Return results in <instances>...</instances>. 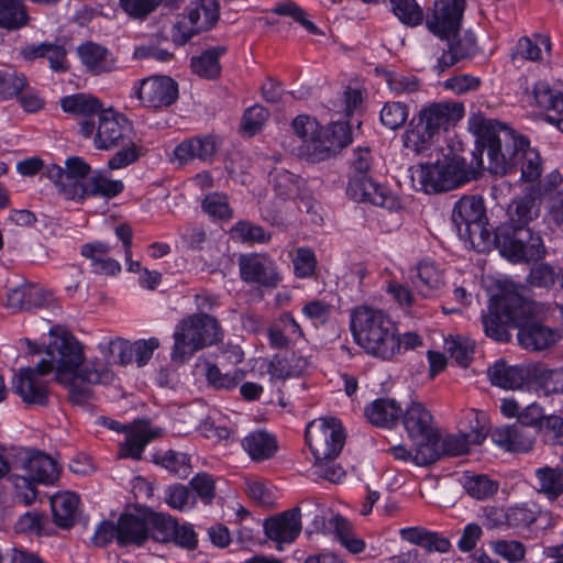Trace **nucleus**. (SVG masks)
<instances>
[{"instance_id":"obj_46","label":"nucleus","mask_w":563,"mask_h":563,"mask_svg":"<svg viewBox=\"0 0 563 563\" xmlns=\"http://www.w3.org/2000/svg\"><path fill=\"white\" fill-rule=\"evenodd\" d=\"M550 40L545 36H522L515 46L512 58L520 57L526 60L539 62L542 59L543 49L550 51Z\"/></svg>"},{"instance_id":"obj_13","label":"nucleus","mask_w":563,"mask_h":563,"mask_svg":"<svg viewBox=\"0 0 563 563\" xmlns=\"http://www.w3.org/2000/svg\"><path fill=\"white\" fill-rule=\"evenodd\" d=\"M401 422L413 443L438 449L440 433L431 411L419 401H411L401 412Z\"/></svg>"},{"instance_id":"obj_33","label":"nucleus","mask_w":563,"mask_h":563,"mask_svg":"<svg viewBox=\"0 0 563 563\" xmlns=\"http://www.w3.org/2000/svg\"><path fill=\"white\" fill-rule=\"evenodd\" d=\"M540 212L537 192L533 187L525 194L523 197L514 200L508 206L509 222L505 225H527L530 221L538 218Z\"/></svg>"},{"instance_id":"obj_3","label":"nucleus","mask_w":563,"mask_h":563,"mask_svg":"<svg viewBox=\"0 0 563 563\" xmlns=\"http://www.w3.org/2000/svg\"><path fill=\"white\" fill-rule=\"evenodd\" d=\"M49 333L52 341L40 362L48 364L49 373L55 372L56 382L69 388V396L75 402L89 397V389L81 383L106 384L111 380V372L100 362H90L79 371L85 357L82 346L74 335L67 331L58 333L55 329Z\"/></svg>"},{"instance_id":"obj_37","label":"nucleus","mask_w":563,"mask_h":563,"mask_svg":"<svg viewBox=\"0 0 563 563\" xmlns=\"http://www.w3.org/2000/svg\"><path fill=\"white\" fill-rule=\"evenodd\" d=\"M328 528L350 553L360 554L365 550V541L355 533L352 523L343 516L335 515L331 517L328 521Z\"/></svg>"},{"instance_id":"obj_19","label":"nucleus","mask_w":563,"mask_h":563,"mask_svg":"<svg viewBox=\"0 0 563 563\" xmlns=\"http://www.w3.org/2000/svg\"><path fill=\"white\" fill-rule=\"evenodd\" d=\"M346 192L350 198L358 202H369L388 210L400 208L398 198L373 180L371 175H351Z\"/></svg>"},{"instance_id":"obj_28","label":"nucleus","mask_w":563,"mask_h":563,"mask_svg":"<svg viewBox=\"0 0 563 563\" xmlns=\"http://www.w3.org/2000/svg\"><path fill=\"white\" fill-rule=\"evenodd\" d=\"M492 440L509 452H528L534 444V438L523 427L516 423L496 428L492 432Z\"/></svg>"},{"instance_id":"obj_35","label":"nucleus","mask_w":563,"mask_h":563,"mask_svg":"<svg viewBox=\"0 0 563 563\" xmlns=\"http://www.w3.org/2000/svg\"><path fill=\"white\" fill-rule=\"evenodd\" d=\"M438 137L437 134L416 118L404 132L402 143L407 150L420 155L430 151Z\"/></svg>"},{"instance_id":"obj_50","label":"nucleus","mask_w":563,"mask_h":563,"mask_svg":"<svg viewBox=\"0 0 563 563\" xmlns=\"http://www.w3.org/2000/svg\"><path fill=\"white\" fill-rule=\"evenodd\" d=\"M269 181L282 197L294 198L299 192L300 178L284 168H274L269 173Z\"/></svg>"},{"instance_id":"obj_30","label":"nucleus","mask_w":563,"mask_h":563,"mask_svg":"<svg viewBox=\"0 0 563 563\" xmlns=\"http://www.w3.org/2000/svg\"><path fill=\"white\" fill-rule=\"evenodd\" d=\"M110 247L102 242L87 243L81 246V255L90 260L91 269L96 274L115 275L121 272L118 261L109 256Z\"/></svg>"},{"instance_id":"obj_32","label":"nucleus","mask_w":563,"mask_h":563,"mask_svg":"<svg viewBox=\"0 0 563 563\" xmlns=\"http://www.w3.org/2000/svg\"><path fill=\"white\" fill-rule=\"evenodd\" d=\"M79 497L71 492H64L51 497V507L56 526L68 529L76 520Z\"/></svg>"},{"instance_id":"obj_4","label":"nucleus","mask_w":563,"mask_h":563,"mask_svg":"<svg viewBox=\"0 0 563 563\" xmlns=\"http://www.w3.org/2000/svg\"><path fill=\"white\" fill-rule=\"evenodd\" d=\"M350 318L352 335L367 354L390 360L400 353L397 325L385 311L363 305L354 308Z\"/></svg>"},{"instance_id":"obj_45","label":"nucleus","mask_w":563,"mask_h":563,"mask_svg":"<svg viewBox=\"0 0 563 563\" xmlns=\"http://www.w3.org/2000/svg\"><path fill=\"white\" fill-rule=\"evenodd\" d=\"M146 523L148 538L162 543L172 541L176 525L172 516L146 509Z\"/></svg>"},{"instance_id":"obj_48","label":"nucleus","mask_w":563,"mask_h":563,"mask_svg":"<svg viewBox=\"0 0 563 563\" xmlns=\"http://www.w3.org/2000/svg\"><path fill=\"white\" fill-rule=\"evenodd\" d=\"M479 230L475 231L470 227H465L461 230L459 235L465 242H468L471 247L478 252H485L489 250L492 244H496L495 234L496 230L487 223L486 219L478 223Z\"/></svg>"},{"instance_id":"obj_51","label":"nucleus","mask_w":563,"mask_h":563,"mask_svg":"<svg viewBox=\"0 0 563 563\" xmlns=\"http://www.w3.org/2000/svg\"><path fill=\"white\" fill-rule=\"evenodd\" d=\"M27 88L24 74L13 69H0V96L4 99L18 97Z\"/></svg>"},{"instance_id":"obj_20","label":"nucleus","mask_w":563,"mask_h":563,"mask_svg":"<svg viewBox=\"0 0 563 563\" xmlns=\"http://www.w3.org/2000/svg\"><path fill=\"white\" fill-rule=\"evenodd\" d=\"M136 97L146 107L162 108L174 103L178 98V85L168 76H151L134 87Z\"/></svg>"},{"instance_id":"obj_41","label":"nucleus","mask_w":563,"mask_h":563,"mask_svg":"<svg viewBox=\"0 0 563 563\" xmlns=\"http://www.w3.org/2000/svg\"><path fill=\"white\" fill-rule=\"evenodd\" d=\"M415 450H409L405 445H394L389 449L395 460L411 462L418 466H427L440 459L438 449H430L421 443H413Z\"/></svg>"},{"instance_id":"obj_39","label":"nucleus","mask_w":563,"mask_h":563,"mask_svg":"<svg viewBox=\"0 0 563 563\" xmlns=\"http://www.w3.org/2000/svg\"><path fill=\"white\" fill-rule=\"evenodd\" d=\"M60 106L65 112L84 117L85 120H90L89 118L96 114L99 117V113L104 111L98 98L86 93L64 97L60 100Z\"/></svg>"},{"instance_id":"obj_44","label":"nucleus","mask_w":563,"mask_h":563,"mask_svg":"<svg viewBox=\"0 0 563 563\" xmlns=\"http://www.w3.org/2000/svg\"><path fill=\"white\" fill-rule=\"evenodd\" d=\"M537 490L549 499L563 494V471L559 467H540L536 470Z\"/></svg>"},{"instance_id":"obj_36","label":"nucleus","mask_w":563,"mask_h":563,"mask_svg":"<svg viewBox=\"0 0 563 563\" xmlns=\"http://www.w3.org/2000/svg\"><path fill=\"white\" fill-rule=\"evenodd\" d=\"M402 410L395 399L378 398L365 408V415L372 424L391 428L400 418Z\"/></svg>"},{"instance_id":"obj_57","label":"nucleus","mask_w":563,"mask_h":563,"mask_svg":"<svg viewBox=\"0 0 563 563\" xmlns=\"http://www.w3.org/2000/svg\"><path fill=\"white\" fill-rule=\"evenodd\" d=\"M165 501L170 508L184 511L195 507L196 497L185 485L175 484L165 489Z\"/></svg>"},{"instance_id":"obj_14","label":"nucleus","mask_w":563,"mask_h":563,"mask_svg":"<svg viewBox=\"0 0 563 563\" xmlns=\"http://www.w3.org/2000/svg\"><path fill=\"white\" fill-rule=\"evenodd\" d=\"M219 19L217 0H200L174 25V42L184 45L194 35L211 29Z\"/></svg>"},{"instance_id":"obj_40","label":"nucleus","mask_w":563,"mask_h":563,"mask_svg":"<svg viewBox=\"0 0 563 563\" xmlns=\"http://www.w3.org/2000/svg\"><path fill=\"white\" fill-rule=\"evenodd\" d=\"M490 383L504 389H518L523 385V371L517 366H509L505 362H496L487 371Z\"/></svg>"},{"instance_id":"obj_24","label":"nucleus","mask_w":563,"mask_h":563,"mask_svg":"<svg viewBox=\"0 0 563 563\" xmlns=\"http://www.w3.org/2000/svg\"><path fill=\"white\" fill-rule=\"evenodd\" d=\"M485 219V206L481 197L464 196L455 202L452 211V221L459 235L465 227L478 231V223Z\"/></svg>"},{"instance_id":"obj_56","label":"nucleus","mask_w":563,"mask_h":563,"mask_svg":"<svg viewBox=\"0 0 563 563\" xmlns=\"http://www.w3.org/2000/svg\"><path fill=\"white\" fill-rule=\"evenodd\" d=\"M409 115L406 103L399 101L386 102L380 110V122L390 130H397L405 124Z\"/></svg>"},{"instance_id":"obj_12","label":"nucleus","mask_w":563,"mask_h":563,"mask_svg":"<svg viewBox=\"0 0 563 563\" xmlns=\"http://www.w3.org/2000/svg\"><path fill=\"white\" fill-rule=\"evenodd\" d=\"M49 366L38 362L34 367L20 368L13 376L12 388L27 405L46 406L49 399V383L45 376Z\"/></svg>"},{"instance_id":"obj_55","label":"nucleus","mask_w":563,"mask_h":563,"mask_svg":"<svg viewBox=\"0 0 563 563\" xmlns=\"http://www.w3.org/2000/svg\"><path fill=\"white\" fill-rule=\"evenodd\" d=\"M157 463L180 478L187 477L191 471L190 457L183 452L167 451L157 460Z\"/></svg>"},{"instance_id":"obj_54","label":"nucleus","mask_w":563,"mask_h":563,"mask_svg":"<svg viewBox=\"0 0 563 563\" xmlns=\"http://www.w3.org/2000/svg\"><path fill=\"white\" fill-rule=\"evenodd\" d=\"M498 487V483L490 479L487 475H474L466 477L464 481L465 490L476 499L493 497L497 493Z\"/></svg>"},{"instance_id":"obj_64","label":"nucleus","mask_w":563,"mask_h":563,"mask_svg":"<svg viewBox=\"0 0 563 563\" xmlns=\"http://www.w3.org/2000/svg\"><path fill=\"white\" fill-rule=\"evenodd\" d=\"M386 81L391 91L397 95L412 93L419 90L420 82L413 75L388 73Z\"/></svg>"},{"instance_id":"obj_60","label":"nucleus","mask_w":563,"mask_h":563,"mask_svg":"<svg viewBox=\"0 0 563 563\" xmlns=\"http://www.w3.org/2000/svg\"><path fill=\"white\" fill-rule=\"evenodd\" d=\"M232 234L235 239L246 243H265L271 239V235L262 227L247 221L238 222L232 229Z\"/></svg>"},{"instance_id":"obj_52","label":"nucleus","mask_w":563,"mask_h":563,"mask_svg":"<svg viewBox=\"0 0 563 563\" xmlns=\"http://www.w3.org/2000/svg\"><path fill=\"white\" fill-rule=\"evenodd\" d=\"M444 350L460 366L466 367L473 360L474 343L464 336L446 339Z\"/></svg>"},{"instance_id":"obj_16","label":"nucleus","mask_w":563,"mask_h":563,"mask_svg":"<svg viewBox=\"0 0 563 563\" xmlns=\"http://www.w3.org/2000/svg\"><path fill=\"white\" fill-rule=\"evenodd\" d=\"M91 168L81 157L73 156L65 161V168L51 164L47 165L43 174L54 183L58 194L65 199L71 200L73 190L84 189L85 181L89 176Z\"/></svg>"},{"instance_id":"obj_42","label":"nucleus","mask_w":563,"mask_h":563,"mask_svg":"<svg viewBox=\"0 0 563 563\" xmlns=\"http://www.w3.org/2000/svg\"><path fill=\"white\" fill-rule=\"evenodd\" d=\"M412 283L419 294L423 297H431L432 292L443 285V275L434 263L423 261L417 266L416 278L412 279Z\"/></svg>"},{"instance_id":"obj_25","label":"nucleus","mask_w":563,"mask_h":563,"mask_svg":"<svg viewBox=\"0 0 563 563\" xmlns=\"http://www.w3.org/2000/svg\"><path fill=\"white\" fill-rule=\"evenodd\" d=\"M218 150V143L213 136H196L183 141L174 150L175 159L180 164L198 159L211 162Z\"/></svg>"},{"instance_id":"obj_63","label":"nucleus","mask_w":563,"mask_h":563,"mask_svg":"<svg viewBox=\"0 0 563 563\" xmlns=\"http://www.w3.org/2000/svg\"><path fill=\"white\" fill-rule=\"evenodd\" d=\"M202 209L212 218L230 219L232 217V209L229 206L227 196L213 192L202 201Z\"/></svg>"},{"instance_id":"obj_38","label":"nucleus","mask_w":563,"mask_h":563,"mask_svg":"<svg viewBox=\"0 0 563 563\" xmlns=\"http://www.w3.org/2000/svg\"><path fill=\"white\" fill-rule=\"evenodd\" d=\"M155 438V434L145 426L129 428L125 441L121 444L119 456L140 460L145 446Z\"/></svg>"},{"instance_id":"obj_11","label":"nucleus","mask_w":563,"mask_h":563,"mask_svg":"<svg viewBox=\"0 0 563 563\" xmlns=\"http://www.w3.org/2000/svg\"><path fill=\"white\" fill-rule=\"evenodd\" d=\"M352 141L350 126L345 122H335L322 128L306 144L298 146V156L310 163H319L335 156Z\"/></svg>"},{"instance_id":"obj_2","label":"nucleus","mask_w":563,"mask_h":563,"mask_svg":"<svg viewBox=\"0 0 563 563\" xmlns=\"http://www.w3.org/2000/svg\"><path fill=\"white\" fill-rule=\"evenodd\" d=\"M533 303L525 299L517 289H505L492 298L488 312L482 322L487 336L507 342L510 339L508 325L518 328L519 344L531 351H541L556 343L561 335L538 322H530Z\"/></svg>"},{"instance_id":"obj_22","label":"nucleus","mask_w":563,"mask_h":563,"mask_svg":"<svg viewBox=\"0 0 563 563\" xmlns=\"http://www.w3.org/2000/svg\"><path fill=\"white\" fill-rule=\"evenodd\" d=\"M124 190V184L119 179H111L102 172H95L85 181L84 189L77 187L70 197L73 201L81 202L88 197H102L112 199Z\"/></svg>"},{"instance_id":"obj_7","label":"nucleus","mask_w":563,"mask_h":563,"mask_svg":"<svg viewBox=\"0 0 563 563\" xmlns=\"http://www.w3.org/2000/svg\"><path fill=\"white\" fill-rule=\"evenodd\" d=\"M411 180L417 190L435 194L457 188L470 177L464 161L443 155L434 163H421L411 168Z\"/></svg>"},{"instance_id":"obj_49","label":"nucleus","mask_w":563,"mask_h":563,"mask_svg":"<svg viewBox=\"0 0 563 563\" xmlns=\"http://www.w3.org/2000/svg\"><path fill=\"white\" fill-rule=\"evenodd\" d=\"M19 533H30L36 536H49L51 523L48 517L40 511H26L19 517L14 525Z\"/></svg>"},{"instance_id":"obj_21","label":"nucleus","mask_w":563,"mask_h":563,"mask_svg":"<svg viewBox=\"0 0 563 563\" xmlns=\"http://www.w3.org/2000/svg\"><path fill=\"white\" fill-rule=\"evenodd\" d=\"M464 117V106L456 101L432 102L422 107L417 119L438 136Z\"/></svg>"},{"instance_id":"obj_26","label":"nucleus","mask_w":563,"mask_h":563,"mask_svg":"<svg viewBox=\"0 0 563 563\" xmlns=\"http://www.w3.org/2000/svg\"><path fill=\"white\" fill-rule=\"evenodd\" d=\"M148 539L146 509L122 514L119 518V544L141 545Z\"/></svg>"},{"instance_id":"obj_31","label":"nucleus","mask_w":563,"mask_h":563,"mask_svg":"<svg viewBox=\"0 0 563 563\" xmlns=\"http://www.w3.org/2000/svg\"><path fill=\"white\" fill-rule=\"evenodd\" d=\"M309 361L295 352H284L275 355L268 364V374L273 378L285 379L301 375L308 367Z\"/></svg>"},{"instance_id":"obj_6","label":"nucleus","mask_w":563,"mask_h":563,"mask_svg":"<svg viewBox=\"0 0 563 563\" xmlns=\"http://www.w3.org/2000/svg\"><path fill=\"white\" fill-rule=\"evenodd\" d=\"M172 360L184 363L197 351L217 344L223 333L220 323L208 313H194L184 318L174 331Z\"/></svg>"},{"instance_id":"obj_62","label":"nucleus","mask_w":563,"mask_h":563,"mask_svg":"<svg viewBox=\"0 0 563 563\" xmlns=\"http://www.w3.org/2000/svg\"><path fill=\"white\" fill-rule=\"evenodd\" d=\"M295 275L298 278L311 277L317 268V258L312 250L298 247L292 258Z\"/></svg>"},{"instance_id":"obj_47","label":"nucleus","mask_w":563,"mask_h":563,"mask_svg":"<svg viewBox=\"0 0 563 563\" xmlns=\"http://www.w3.org/2000/svg\"><path fill=\"white\" fill-rule=\"evenodd\" d=\"M225 53V47L219 46L203 52L198 57L191 58V69L203 78H216L220 75L221 66L219 57Z\"/></svg>"},{"instance_id":"obj_9","label":"nucleus","mask_w":563,"mask_h":563,"mask_svg":"<svg viewBox=\"0 0 563 563\" xmlns=\"http://www.w3.org/2000/svg\"><path fill=\"white\" fill-rule=\"evenodd\" d=\"M495 240L500 253L515 263L540 260L547 252L541 235L528 225L497 228Z\"/></svg>"},{"instance_id":"obj_59","label":"nucleus","mask_w":563,"mask_h":563,"mask_svg":"<svg viewBox=\"0 0 563 563\" xmlns=\"http://www.w3.org/2000/svg\"><path fill=\"white\" fill-rule=\"evenodd\" d=\"M466 419L468 430L463 432L472 444H482L487 437V418L483 411L471 410Z\"/></svg>"},{"instance_id":"obj_27","label":"nucleus","mask_w":563,"mask_h":563,"mask_svg":"<svg viewBox=\"0 0 563 563\" xmlns=\"http://www.w3.org/2000/svg\"><path fill=\"white\" fill-rule=\"evenodd\" d=\"M533 97L540 107L548 110L545 121L563 133V93L539 81L533 87Z\"/></svg>"},{"instance_id":"obj_15","label":"nucleus","mask_w":563,"mask_h":563,"mask_svg":"<svg viewBox=\"0 0 563 563\" xmlns=\"http://www.w3.org/2000/svg\"><path fill=\"white\" fill-rule=\"evenodd\" d=\"M464 10V0H435L426 15V25L433 34L450 38L457 34Z\"/></svg>"},{"instance_id":"obj_5","label":"nucleus","mask_w":563,"mask_h":563,"mask_svg":"<svg viewBox=\"0 0 563 563\" xmlns=\"http://www.w3.org/2000/svg\"><path fill=\"white\" fill-rule=\"evenodd\" d=\"M12 473L8 477L13 488V500L24 506L37 497V484H51L58 476L56 462L47 454L29 449H18L11 459Z\"/></svg>"},{"instance_id":"obj_10","label":"nucleus","mask_w":563,"mask_h":563,"mask_svg":"<svg viewBox=\"0 0 563 563\" xmlns=\"http://www.w3.org/2000/svg\"><path fill=\"white\" fill-rule=\"evenodd\" d=\"M305 435L316 461H334L345 443L342 423L333 417H321L310 421Z\"/></svg>"},{"instance_id":"obj_34","label":"nucleus","mask_w":563,"mask_h":563,"mask_svg":"<svg viewBox=\"0 0 563 563\" xmlns=\"http://www.w3.org/2000/svg\"><path fill=\"white\" fill-rule=\"evenodd\" d=\"M78 55L86 68L95 75L108 73L114 67L111 53L95 43L88 42L78 47Z\"/></svg>"},{"instance_id":"obj_43","label":"nucleus","mask_w":563,"mask_h":563,"mask_svg":"<svg viewBox=\"0 0 563 563\" xmlns=\"http://www.w3.org/2000/svg\"><path fill=\"white\" fill-rule=\"evenodd\" d=\"M25 5L20 0H0V27L15 31L29 23Z\"/></svg>"},{"instance_id":"obj_18","label":"nucleus","mask_w":563,"mask_h":563,"mask_svg":"<svg viewBox=\"0 0 563 563\" xmlns=\"http://www.w3.org/2000/svg\"><path fill=\"white\" fill-rule=\"evenodd\" d=\"M263 529L266 538L275 543L276 550L283 551L285 545L295 542L302 530L300 508L294 507L268 517L263 522Z\"/></svg>"},{"instance_id":"obj_1","label":"nucleus","mask_w":563,"mask_h":563,"mask_svg":"<svg viewBox=\"0 0 563 563\" xmlns=\"http://www.w3.org/2000/svg\"><path fill=\"white\" fill-rule=\"evenodd\" d=\"M468 130L477 136V143L486 150L488 169L494 174H507L520 165L521 179L533 183L542 173L541 157L530 147L529 140L497 120L473 114Z\"/></svg>"},{"instance_id":"obj_53","label":"nucleus","mask_w":563,"mask_h":563,"mask_svg":"<svg viewBox=\"0 0 563 563\" xmlns=\"http://www.w3.org/2000/svg\"><path fill=\"white\" fill-rule=\"evenodd\" d=\"M393 12L406 25L417 26L423 21V11L416 0H390Z\"/></svg>"},{"instance_id":"obj_8","label":"nucleus","mask_w":563,"mask_h":563,"mask_svg":"<svg viewBox=\"0 0 563 563\" xmlns=\"http://www.w3.org/2000/svg\"><path fill=\"white\" fill-rule=\"evenodd\" d=\"M79 133L86 139L95 134L93 144L99 150L132 145L135 139L132 123L111 109L100 112L97 123L93 120L79 122Z\"/></svg>"},{"instance_id":"obj_61","label":"nucleus","mask_w":563,"mask_h":563,"mask_svg":"<svg viewBox=\"0 0 563 563\" xmlns=\"http://www.w3.org/2000/svg\"><path fill=\"white\" fill-rule=\"evenodd\" d=\"M472 443L468 441L467 435L463 432L459 434H449L438 443V452L440 457L442 455L459 456L468 452Z\"/></svg>"},{"instance_id":"obj_17","label":"nucleus","mask_w":563,"mask_h":563,"mask_svg":"<svg viewBox=\"0 0 563 563\" xmlns=\"http://www.w3.org/2000/svg\"><path fill=\"white\" fill-rule=\"evenodd\" d=\"M239 269L241 279L246 284L275 288L282 280L276 262L264 253L241 255Z\"/></svg>"},{"instance_id":"obj_29","label":"nucleus","mask_w":563,"mask_h":563,"mask_svg":"<svg viewBox=\"0 0 563 563\" xmlns=\"http://www.w3.org/2000/svg\"><path fill=\"white\" fill-rule=\"evenodd\" d=\"M242 448L252 461L263 462L272 459L278 449L277 439L264 430H256L249 433L242 440Z\"/></svg>"},{"instance_id":"obj_23","label":"nucleus","mask_w":563,"mask_h":563,"mask_svg":"<svg viewBox=\"0 0 563 563\" xmlns=\"http://www.w3.org/2000/svg\"><path fill=\"white\" fill-rule=\"evenodd\" d=\"M49 294L40 285L23 283L9 289L7 295L8 307L14 311L32 310L44 307Z\"/></svg>"},{"instance_id":"obj_58","label":"nucleus","mask_w":563,"mask_h":563,"mask_svg":"<svg viewBox=\"0 0 563 563\" xmlns=\"http://www.w3.org/2000/svg\"><path fill=\"white\" fill-rule=\"evenodd\" d=\"M492 550L495 554L510 563L523 561L526 547L517 540H497L492 542Z\"/></svg>"}]
</instances>
